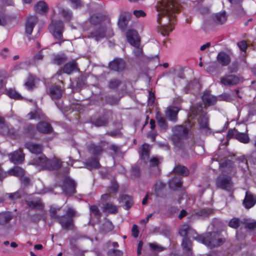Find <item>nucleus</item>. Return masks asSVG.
Wrapping results in <instances>:
<instances>
[{
    "label": "nucleus",
    "instance_id": "f257e3e1",
    "mask_svg": "<svg viewBox=\"0 0 256 256\" xmlns=\"http://www.w3.org/2000/svg\"><path fill=\"white\" fill-rule=\"evenodd\" d=\"M158 12L157 22L159 31L164 36L168 35L174 29L176 22V12L179 10L176 0H160L156 6Z\"/></svg>",
    "mask_w": 256,
    "mask_h": 256
},
{
    "label": "nucleus",
    "instance_id": "f03ea898",
    "mask_svg": "<svg viewBox=\"0 0 256 256\" xmlns=\"http://www.w3.org/2000/svg\"><path fill=\"white\" fill-rule=\"evenodd\" d=\"M61 207L52 206H50L49 212L50 218L56 220L66 230H72L74 224L73 218L76 216V212L71 208L68 207L66 210H63L64 214H62Z\"/></svg>",
    "mask_w": 256,
    "mask_h": 256
},
{
    "label": "nucleus",
    "instance_id": "7ed1b4c3",
    "mask_svg": "<svg viewBox=\"0 0 256 256\" xmlns=\"http://www.w3.org/2000/svg\"><path fill=\"white\" fill-rule=\"evenodd\" d=\"M194 238L210 248L220 246L224 242V239L216 232H208L196 237L194 236Z\"/></svg>",
    "mask_w": 256,
    "mask_h": 256
},
{
    "label": "nucleus",
    "instance_id": "20e7f679",
    "mask_svg": "<svg viewBox=\"0 0 256 256\" xmlns=\"http://www.w3.org/2000/svg\"><path fill=\"white\" fill-rule=\"evenodd\" d=\"M114 32L111 25L100 26L92 32H91L88 38H94L96 41L98 42L104 38L112 37L114 36Z\"/></svg>",
    "mask_w": 256,
    "mask_h": 256
},
{
    "label": "nucleus",
    "instance_id": "39448f33",
    "mask_svg": "<svg viewBox=\"0 0 256 256\" xmlns=\"http://www.w3.org/2000/svg\"><path fill=\"white\" fill-rule=\"evenodd\" d=\"M192 116H198L200 120L198 123L200 129L206 132L209 130L208 117L207 114L202 110L201 105L194 106L192 109L190 117Z\"/></svg>",
    "mask_w": 256,
    "mask_h": 256
},
{
    "label": "nucleus",
    "instance_id": "423d86ee",
    "mask_svg": "<svg viewBox=\"0 0 256 256\" xmlns=\"http://www.w3.org/2000/svg\"><path fill=\"white\" fill-rule=\"evenodd\" d=\"M188 134V130L183 126H176L174 130L172 140L174 144L178 147L181 146L183 140L186 139Z\"/></svg>",
    "mask_w": 256,
    "mask_h": 256
},
{
    "label": "nucleus",
    "instance_id": "0eeeda50",
    "mask_svg": "<svg viewBox=\"0 0 256 256\" xmlns=\"http://www.w3.org/2000/svg\"><path fill=\"white\" fill-rule=\"evenodd\" d=\"M49 29L55 38L58 40L62 39L64 26L62 21L52 20V23L49 26Z\"/></svg>",
    "mask_w": 256,
    "mask_h": 256
},
{
    "label": "nucleus",
    "instance_id": "6e6552de",
    "mask_svg": "<svg viewBox=\"0 0 256 256\" xmlns=\"http://www.w3.org/2000/svg\"><path fill=\"white\" fill-rule=\"evenodd\" d=\"M89 21L93 25H98L102 22H106V25H111L110 17L102 12H96L90 14Z\"/></svg>",
    "mask_w": 256,
    "mask_h": 256
},
{
    "label": "nucleus",
    "instance_id": "1a4fd4ad",
    "mask_svg": "<svg viewBox=\"0 0 256 256\" xmlns=\"http://www.w3.org/2000/svg\"><path fill=\"white\" fill-rule=\"evenodd\" d=\"M216 184L218 188L228 191L231 190L233 187L231 178L225 175L220 176L218 178Z\"/></svg>",
    "mask_w": 256,
    "mask_h": 256
},
{
    "label": "nucleus",
    "instance_id": "9d476101",
    "mask_svg": "<svg viewBox=\"0 0 256 256\" xmlns=\"http://www.w3.org/2000/svg\"><path fill=\"white\" fill-rule=\"evenodd\" d=\"M242 81V79L234 74H228L220 78V83L226 86H234Z\"/></svg>",
    "mask_w": 256,
    "mask_h": 256
},
{
    "label": "nucleus",
    "instance_id": "9b49d317",
    "mask_svg": "<svg viewBox=\"0 0 256 256\" xmlns=\"http://www.w3.org/2000/svg\"><path fill=\"white\" fill-rule=\"evenodd\" d=\"M131 14L128 12H120L118 20V28L124 30L127 28L128 22L130 20Z\"/></svg>",
    "mask_w": 256,
    "mask_h": 256
},
{
    "label": "nucleus",
    "instance_id": "f8f14e48",
    "mask_svg": "<svg viewBox=\"0 0 256 256\" xmlns=\"http://www.w3.org/2000/svg\"><path fill=\"white\" fill-rule=\"evenodd\" d=\"M76 183L70 178H65L62 189L66 194L70 195L76 192Z\"/></svg>",
    "mask_w": 256,
    "mask_h": 256
},
{
    "label": "nucleus",
    "instance_id": "ddd939ff",
    "mask_svg": "<svg viewBox=\"0 0 256 256\" xmlns=\"http://www.w3.org/2000/svg\"><path fill=\"white\" fill-rule=\"evenodd\" d=\"M8 156L10 160L14 164H20L24 160V154L20 148L9 154Z\"/></svg>",
    "mask_w": 256,
    "mask_h": 256
},
{
    "label": "nucleus",
    "instance_id": "4468645a",
    "mask_svg": "<svg viewBox=\"0 0 256 256\" xmlns=\"http://www.w3.org/2000/svg\"><path fill=\"white\" fill-rule=\"evenodd\" d=\"M109 68L112 70L121 72L126 68V62L122 58H115L109 64Z\"/></svg>",
    "mask_w": 256,
    "mask_h": 256
},
{
    "label": "nucleus",
    "instance_id": "2eb2a0df",
    "mask_svg": "<svg viewBox=\"0 0 256 256\" xmlns=\"http://www.w3.org/2000/svg\"><path fill=\"white\" fill-rule=\"evenodd\" d=\"M128 42L132 46H136L140 44V38L138 34L134 30H129L126 34Z\"/></svg>",
    "mask_w": 256,
    "mask_h": 256
},
{
    "label": "nucleus",
    "instance_id": "dca6fc26",
    "mask_svg": "<svg viewBox=\"0 0 256 256\" xmlns=\"http://www.w3.org/2000/svg\"><path fill=\"white\" fill-rule=\"evenodd\" d=\"M38 22V18L36 16H30L28 17L26 24V33L30 35L32 34L33 28Z\"/></svg>",
    "mask_w": 256,
    "mask_h": 256
},
{
    "label": "nucleus",
    "instance_id": "f3484780",
    "mask_svg": "<svg viewBox=\"0 0 256 256\" xmlns=\"http://www.w3.org/2000/svg\"><path fill=\"white\" fill-rule=\"evenodd\" d=\"M179 110L180 108L177 106H169L166 108L165 112L166 116L171 121L176 122L177 120V115Z\"/></svg>",
    "mask_w": 256,
    "mask_h": 256
},
{
    "label": "nucleus",
    "instance_id": "a211bd4d",
    "mask_svg": "<svg viewBox=\"0 0 256 256\" xmlns=\"http://www.w3.org/2000/svg\"><path fill=\"white\" fill-rule=\"evenodd\" d=\"M34 11L40 14L46 15L49 10V8L48 4L43 0L38 2L34 7Z\"/></svg>",
    "mask_w": 256,
    "mask_h": 256
},
{
    "label": "nucleus",
    "instance_id": "6ab92c4d",
    "mask_svg": "<svg viewBox=\"0 0 256 256\" xmlns=\"http://www.w3.org/2000/svg\"><path fill=\"white\" fill-rule=\"evenodd\" d=\"M48 92L52 100H58L61 98L62 94V90L60 87L54 86L48 88Z\"/></svg>",
    "mask_w": 256,
    "mask_h": 256
},
{
    "label": "nucleus",
    "instance_id": "aec40b11",
    "mask_svg": "<svg viewBox=\"0 0 256 256\" xmlns=\"http://www.w3.org/2000/svg\"><path fill=\"white\" fill-rule=\"evenodd\" d=\"M190 232H192V236L193 238L194 236V237L199 236V235L198 234L196 231L192 228L188 224H184L180 226L179 230V234L182 236L183 237V238H187V235Z\"/></svg>",
    "mask_w": 256,
    "mask_h": 256
},
{
    "label": "nucleus",
    "instance_id": "412c9836",
    "mask_svg": "<svg viewBox=\"0 0 256 256\" xmlns=\"http://www.w3.org/2000/svg\"><path fill=\"white\" fill-rule=\"evenodd\" d=\"M25 147L28 149L30 152L34 154H41L43 150L42 145L32 142L26 143Z\"/></svg>",
    "mask_w": 256,
    "mask_h": 256
},
{
    "label": "nucleus",
    "instance_id": "4be33fe9",
    "mask_svg": "<svg viewBox=\"0 0 256 256\" xmlns=\"http://www.w3.org/2000/svg\"><path fill=\"white\" fill-rule=\"evenodd\" d=\"M48 160L44 154L36 157L32 160V164L34 165L40 166L44 169H47L46 165L48 164Z\"/></svg>",
    "mask_w": 256,
    "mask_h": 256
},
{
    "label": "nucleus",
    "instance_id": "5701e85b",
    "mask_svg": "<svg viewBox=\"0 0 256 256\" xmlns=\"http://www.w3.org/2000/svg\"><path fill=\"white\" fill-rule=\"evenodd\" d=\"M202 100L204 103L207 106L214 105L218 100L216 96L212 95L208 92H204Z\"/></svg>",
    "mask_w": 256,
    "mask_h": 256
},
{
    "label": "nucleus",
    "instance_id": "b1692460",
    "mask_svg": "<svg viewBox=\"0 0 256 256\" xmlns=\"http://www.w3.org/2000/svg\"><path fill=\"white\" fill-rule=\"evenodd\" d=\"M256 202V198L248 192H246L243 204L246 208L252 207Z\"/></svg>",
    "mask_w": 256,
    "mask_h": 256
},
{
    "label": "nucleus",
    "instance_id": "393cba45",
    "mask_svg": "<svg viewBox=\"0 0 256 256\" xmlns=\"http://www.w3.org/2000/svg\"><path fill=\"white\" fill-rule=\"evenodd\" d=\"M166 185L162 182H157L154 186V194L157 197L162 198L165 196Z\"/></svg>",
    "mask_w": 256,
    "mask_h": 256
},
{
    "label": "nucleus",
    "instance_id": "a878e982",
    "mask_svg": "<svg viewBox=\"0 0 256 256\" xmlns=\"http://www.w3.org/2000/svg\"><path fill=\"white\" fill-rule=\"evenodd\" d=\"M29 208L38 210H42L44 208V204L40 200H35L26 202Z\"/></svg>",
    "mask_w": 256,
    "mask_h": 256
},
{
    "label": "nucleus",
    "instance_id": "bb28decb",
    "mask_svg": "<svg viewBox=\"0 0 256 256\" xmlns=\"http://www.w3.org/2000/svg\"><path fill=\"white\" fill-rule=\"evenodd\" d=\"M217 60L222 66H228L230 62V56L224 52H220L218 54Z\"/></svg>",
    "mask_w": 256,
    "mask_h": 256
},
{
    "label": "nucleus",
    "instance_id": "cd10ccee",
    "mask_svg": "<svg viewBox=\"0 0 256 256\" xmlns=\"http://www.w3.org/2000/svg\"><path fill=\"white\" fill-rule=\"evenodd\" d=\"M24 170L18 166H14L12 168L10 169L7 172V175L13 176L19 178L24 176Z\"/></svg>",
    "mask_w": 256,
    "mask_h": 256
},
{
    "label": "nucleus",
    "instance_id": "c85d7f7f",
    "mask_svg": "<svg viewBox=\"0 0 256 256\" xmlns=\"http://www.w3.org/2000/svg\"><path fill=\"white\" fill-rule=\"evenodd\" d=\"M104 212L108 214H116L118 212V206L110 202H104L102 207Z\"/></svg>",
    "mask_w": 256,
    "mask_h": 256
},
{
    "label": "nucleus",
    "instance_id": "c756f323",
    "mask_svg": "<svg viewBox=\"0 0 256 256\" xmlns=\"http://www.w3.org/2000/svg\"><path fill=\"white\" fill-rule=\"evenodd\" d=\"M57 7L60 10V14H62L66 20L70 21L72 19V13L70 10L64 8L60 4H58Z\"/></svg>",
    "mask_w": 256,
    "mask_h": 256
},
{
    "label": "nucleus",
    "instance_id": "7c9ffc66",
    "mask_svg": "<svg viewBox=\"0 0 256 256\" xmlns=\"http://www.w3.org/2000/svg\"><path fill=\"white\" fill-rule=\"evenodd\" d=\"M37 130L40 132L48 134L52 132V128L50 124L43 122L38 124Z\"/></svg>",
    "mask_w": 256,
    "mask_h": 256
},
{
    "label": "nucleus",
    "instance_id": "2f4dec72",
    "mask_svg": "<svg viewBox=\"0 0 256 256\" xmlns=\"http://www.w3.org/2000/svg\"><path fill=\"white\" fill-rule=\"evenodd\" d=\"M150 150V146L148 144H144L141 147V158L146 162L149 160Z\"/></svg>",
    "mask_w": 256,
    "mask_h": 256
},
{
    "label": "nucleus",
    "instance_id": "473e14b6",
    "mask_svg": "<svg viewBox=\"0 0 256 256\" xmlns=\"http://www.w3.org/2000/svg\"><path fill=\"white\" fill-rule=\"evenodd\" d=\"M77 70V65L74 60L67 63L63 68L64 72L68 74H70L73 72L76 71Z\"/></svg>",
    "mask_w": 256,
    "mask_h": 256
},
{
    "label": "nucleus",
    "instance_id": "72a5a7b5",
    "mask_svg": "<svg viewBox=\"0 0 256 256\" xmlns=\"http://www.w3.org/2000/svg\"><path fill=\"white\" fill-rule=\"evenodd\" d=\"M120 202L124 204V206L126 210L130 208L133 204L132 198L127 195L122 196L120 198Z\"/></svg>",
    "mask_w": 256,
    "mask_h": 256
},
{
    "label": "nucleus",
    "instance_id": "f704fd0d",
    "mask_svg": "<svg viewBox=\"0 0 256 256\" xmlns=\"http://www.w3.org/2000/svg\"><path fill=\"white\" fill-rule=\"evenodd\" d=\"M0 133L2 134H8L13 136H15V132L13 128H10L8 126L3 122L0 123Z\"/></svg>",
    "mask_w": 256,
    "mask_h": 256
},
{
    "label": "nucleus",
    "instance_id": "c9c22d12",
    "mask_svg": "<svg viewBox=\"0 0 256 256\" xmlns=\"http://www.w3.org/2000/svg\"><path fill=\"white\" fill-rule=\"evenodd\" d=\"M182 246L184 250L188 255L192 254L191 247L192 242L188 238H184L182 239Z\"/></svg>",
    "mask_w": 256,
    "mask_h": 256
},
{
    "label": "nucleus",
    "instance_id": "e433bc0d",
    "mask_svg": "<svg viewBox=\"0 0 256 256\" xmlns=\"http://www.w3.org/2000/svg\"><path fill=\"white\" fill-rule=\"evenodd\" d=\"M156 119L158 122V126L163 130H166L168 126L166 121L165 118L162 116V114L160 112H158L156 114Z\"/></svg>",
    "mask_w": 256,
    "mask_h": 256
},
{
    "label": "nucleus",
    "instance_id": "4c0bfd02",
    "mask_svg": "<svg viewBox=\"0 0 256 256\" xmlns=\"http://www.w3.org/2000/svg\"><path fill=\"white\" fill-rule=\"evenodd\" d=\"M174 173L182 176H186L189 174L188 168L181 165H178L176 166L174 169Z\"/></svg>",
    "mask_w": 256,
    "mask_h": 256
},
{
    "label": "nucleus",
    "instance_id": "58836bf2",
    "mask_svg": "<svg viewBox=\"0 0 256 256\" xmlns=\"http://www.w3.org/2000/svg\"><path fill=\"white\" fill-rule=\"evenodd\" d=\"M48 162V164L46 165L47 169H58L60 167V161L57 158H54L52 160H49Z\"/></svg>",
    "mask_w": 256,
    "mask_h": 256
},
{
    "label": "nucleus",
    "instance_id": "ea45409f",
    "mask_svg": "<svg viewBox=\"0 0 256 256\" xmlns=\"http://www.w3.org/2000/svg\"><path fill=\"white\" fill-rule=\"evenodd\" d=\"M12 218V214L9 212L0 213V224L4 225L7 224Z\"/></svg>",
    "mask_w": 256,
    "mask_h": 256
},
{
    "label": "nucleus",
    "instance_id": "a19ab883",
    "mask_svg": "<svg viewBox=\"0 0 256 256\" xmlns=\"http://www.w3.org/2000/svg\"><path fill=\"white\" fill-rule=\"evenodd\" d=\"M227 18L225 12L216 14L214 17V20L218 24H222L226 20Z\"/></svg>",
    "mask_w": 256,
    "mask_h": 256
},
{
    "label": "nucleus",
    "instance_id": "79ce46f5",
    "mask_svg": "<svg viewBox=\"0 0 256 256\" xmlns=\"http://www.w3.org/2000/svg\"><path fill=\"white\" fill-rule=\"evenodd\" d=\"M182 182L179 178H174L169 182V186L171 189L176 190L182 186Z\"/></svg>",
    "mask_w": 256,
    "mask_h": 256
},
{
    "label": "nucleus",
    "instance_id": "37998d69",
    "mask_svg": "<svg viewBox=\"0 0 256 256\" xmlns=\"http://www.w3.org/2000/svg\"><path fill=\"white\" fill-rule=\"evenodd\" d=\"M86 165L88 168H96L100 166V163L96 158H92L86 160Z\"/></svg>",
    "mask_w": 256,
    "mask_h": 256
},
{
    "label": "nucleus",
    "instance_id": "c03bdc74",
    "mask_svg": "<svg viewBox=\"0 0 256 256\" xmlns=\"http://www.w3.org/2000/svg\"><path fill=\"white\" fill-rule=\"evenodd\" d=\"M234 135L236 138L242 142L246 144L249 142V138L246 134L236 131Z\"/></svg>",
    "mask_w": 256,
    "mask_h": 256
},
{
    "label": "nucleus",
    "instance_id": "a18cd8bd",
    "mask_svg": "<svg viewBox=\"0 0 256 256\" xmlns=\"http://www.w3.org/2000/svg\"><path fill=\"white\" fill-rule=\"evenodd\" d=\"M90 152L94 154H99L102 152V147L100 146H96L94 144H90L88 146Z\"/></svg>",
    "mask_w": 256,
    "mask_h": 256
},
{
    "label": "nucleus",
    "instance_id": "49530a36",
    "mask_svg": "<svg viewBox=\"0 0 256 256\" xmlns=\"http://www.w3.org/2000/svg\"><path fill=\"white\" fill-rule=\"evenodd\" d=\"M122 84L121 80L117 78L111 79L108 83V87L110 89H116Z\"/></svg>",
    "mask_w": 256,
    "mask_h": 256
},
{
    "label": "nucleus",
    "instance_id": "de8ad7c7",
    "mask_svg": "<svg viewBox=\"0 0 256 256\" xmlns=\"http://www.w3.org/2000/svg\"><path fill=\"white\" fill-rule=\"evenodd\" d=\"M148 244L150 250L154 252H160L165 249L164 247L160 246L156 243H150Z\"/></svg>",
    "mask_w": 256,
    "mask_h": 256
},
{
    "label": "nucleus",
    "instance_id": "09e8293b",
    "mask_svg": "<svg viewBox=\"0 0 256 256\" xmlns=\"http://www.w3.org/2000/svg\"><path fill=\"white\" fill-rule=\"evenodd\" d=\"M102 230L104 232H107L112 230L113 225L112 222L109 220H106L102 224Z\"/></svg>",
    "mask_w": 256,
    "mask_h": 256
},
{
    "label": "nucleus",
    "instance_id": "8fccbe9b",
    "mask_svg": "<svg viewBox=\"0 0 256 256\" xmlns=\"http://www.w3.org/2000/svg\"><path fill=\"white\" fill-rule=\"evenodd\" d=\"M7 95L10 98L20 100L22 98L21 96L14 90H9L6 92Z\"/></svg>",
    "mask_w": 256,
    "mask_h": 256
},
{
    "label": "nucleus",
    "instance_id": "3c124183",
    "mask_svg": "<svg viewBox=\"0 0 256 256\" xmlns=\"http://www.w3.org/2000/svg\"><path fill=\"white\" fill-rule=\"evenodd\" d=\"M92 123L96 126H102L108 124V120L104 118H100L93 122Z\"/></svg>",
    "mask_w": 256,
    "mask_h": 256
},
{
    "label": "nucleus",
    "instance_id": "603ef678",
    "mask_svg": "<svg viewBox=\"0 0 256 256\" xmlns=\"http://www.w3.org/2000/svg\"><path fill=\"white\" fill-rule=\"evenodd\" d=\"M67 58L64 56H56L53 60L54 62L58 65H60L66 62Z\"/></svg>",
    "mask_w": 256,
    "mask_h": 256
},
{
    "label": "nucleus",
    "instance_id": "864d4df0",
    "mask_svg": "<svg viewBox=\"0 0 256 256\" xmlns=\"http://www.w3.org/2000/svg\"><path fill=\"white\" fill-rule=\"evenodd\" d=\"M24 85L28 90H32L34 86V78L32 76H30L28 78V80L25 82Z\"/></svg>",
    "mask_w": 256,
    "mask_h": 256
},
{
    "label": "nucleus",
    "instance_id": "5fc2aeb1",
    "mask_svg": "<svg viewBox=\"0 0 256 256\" xmlns=\"http://www.w3.org/2000/svg\"><path fill=\"white\" fill-rule=\"evenodd\" d=\"M242 222L240 221L239 219L236 218H234L232 219L230 222H229V226H230L236 228L238 227L240 224Z\"/></svg>",
    "mask_w": 256,
    "mask_h": 256
},
{
    "label": "nucleus",
    "instance_id": "6e6d98bb",
    "mask_svg": "<svg viewBox=\"0 0 256 256\" xmlns=\"http://www.w3.org/2000/svg\"><path fill=\"white\" fill-rule=\"evenodd\" d=\"M34 126L32 124H28L26 128V133L30 136L32 137L34 134Z\"/></svg>",
    "mask_w": 256,
    "mask_h": 256
},
{
    "label": "nucleus",
    "instance_id": "4d7b16f0",
    "mask_svg": "<svg viewBox=\"0 0 256 256\" xmlns=\"http://www.w3.org/2000/svg\"><path fill=\"white\" fill-rule=\"evenodd\" d=\"M90 210L91 213L96 217L99 218L101 214L97 206L95 205L92 206L90 207Z\"/></svg>",
    "mask_w": 256,
    "mask_h": 256
},
{
    "label": "nucleus",
    "instance_id": "13d9d810",
    "mask_svg": "<svg viewBox=\"0 0 256 256\" xmlns=\"http://www.w3.org/2000/svg\"><path fill=\"white\" fill-rule=\"evenodd\" d=\"M212 212V210L210 209H202L198 212L196 214L197 215L202 216H208Z\"/></svg>",
    "mask_w": 256,
    "mask_h": 256
},
{
    "label": "nucleus",
    "instance_id": "bf43d9fd",
    "mask_svg": "<svg viewBox=\"0 0 256 256\" xmlns=\"http://www.w3.org/2000/svg\"><path fill=\"white\" fill-rule=\"evenodd\" d=\"M132 174L135 177H138L140 174V170L139 166H135L132 168Z\"/></svg>",
    "mask_w": 256,
    "mask_h": 256
},
{
    "label": "nucleus",
    "instance_id": "052dcab7",
    "mask_svg": "<svg viewBox=\"0 0 256 256\" xmlns=\"http://www.w3.org/2000/svg\"><path fill=\"white\" fill-rule=\"evenodd\" d=\"M27 116L30 120L38 118L40 116V112L37 110L31 112L28 114Z\"/></svg>",
    "mask_w": 256,
    "mask_h": 256
},
{
    "label": "nucleus",
    "instance_id": "680f3d73",
    "mask_svg": "<svg viewBox=\"0 0 256 256\" xmlns=\"http://www.w3.org/2000/svg\"><path fill=\"white\" fill-rule=\"evenodd\" d=\"M72 4L74 8H78L82 6V3L80 0H68Z\"/></svg>",
    "mask_w": 256,
    "mask_h": 256
},
{
    "label": "nucleus",
    "instance_id": "e2e57ef3",
    "mask_svg": "<svg viewBox=\"0 0 256 256\" xmlns=\"http://www.w3.org/2000/svg\"><path fill=\"white\" fill-rule=\"evenodd\" d=\"M6 196H8V198L12 200H15L20 198V194L18 192L7 194Z\"/></svg>",
    "mask_w": 256,
    "mask_h": 256
},
{
    "label": "nucleus",
    "instance_id": "0e129e2a",
    "mask_svg": "<svg viewBox=\"0 0 256 256\" xmlns=\"http://www.w3.org/2000/svg\"><path fill=\"white\" fill-rule=\"evenodd\" d=\"M220 100H225L226 102H230L232 100V98L230 94L224 93L220 95L219 97Z\"/></svg>",
    "mask_w": 256,
    "mask_h": 256
},
{
    "label": "nucleus",
    "instance_id": "69168bd1",
    "mask_svg": "<svg viewBox=\"0 0 256 256\" xmlns=\"http://www.w3.org/2000/svg\"><path fill=\"white\" fill-rule=\"evenodd\" d=\"M118 183L115 181H112L111 185L110 186V190L111 192H114L118 190Z\"/></svg>",
    "mask_w": 256,
    "mask_h": 256
},
{
    "label": "nucleus",
    "instance_id": "338daca9",
    "mask_svg": "<svg viewBox=\"0 0 256 256\" xmlns=\"http://www.w3.org/2000/svg\"><path fill=\"white\" fill-rule=\"evenodd\" d=\"M133 14L137 18L144 17L146 15V14L142 10H134Z\"/></svg>",
    "mask_w": 256,
    "mask_h": 256
},
{
    "label": "nucleus",
    "instance_id": "774afa93",
    "mask_svg": "<svg viewBox=\"0 0 256 256\" xmlns=\"http://www.w3.org/2000/svg\"><path fill=\"white\" fill-rule=\"evenodd\" d=\"M239 48L243 52H245L246 50L248 45L246 41L242 40L238 43Z\"/></svg>",
    "mask_w": 256,
    "mask_h": 256
}]
</instances>
